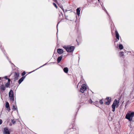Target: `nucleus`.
<instances>
[{
  "label": "nucleus",
  "instance_id": "nucleus-1",
  "mask_svg": "<svg viewBox=\"0 0 134 134\" xmlns=\"http://www.w3.org/2000/svg\"><path fill=\"white\" fill-rule=\"evenodd\" d=\"M63 48L68 52H73L75 48L74 46L70 45H64L63 46Z\"/></svg>",
  "mask_w": 134,
  "mask_h": 134
},
{
  "label": "nucleus",
  "instance_id": "nucleus-2",
  "mask_svg": "<svg viewBox=\"0 0 134 134\" xmlns=\"http://www.w3.org/2000/svg\"><path fill=\"white\" fill-rule=\"evenodd\" d=\"M134 116V112H129L127 113L125 116V118L130 121H131Z\"/></svg>",
  "mask_w": 134,
  "mask_h": 134
},
{
  "label": "nucleus",
  "instance_id": "nucleus-3",
  "mask_svg": "<svg viewBox=\"0 0 134 134\" xmlns=\"http://www.w3.org/2000/svg\"><path fill=\"white\" fill-rule=\"evenodd\" d=\"M119 102L117 100V99L115 100L113 104L112 105V107L113 109L112 111L113 112L115 111L116 107H117L119 105Z\"/></svg>",
  "mask_w": 134,
  "mask_h": 134
},
{
  "label": "nucleus",
  "instance_id": "nucleus-4",
  "mask_svg": "<svg viewBox=\"0 0 134 134\" xmlns=\"http://www.w3.org/2000/svg\"><path fill=\"white\" fill-rule=\"evenodd\" d=\"M9 96L10 100L13 101L14 100V93L13 91L12 90H11L9 92Z\"/></svg>",
  "mask_w": 134,
  "mask_h": 134
},
{
  "label": "nucleus",
  "instance_id": "nucleus-5",
  "mask_svg": "<svg viewBox=\"0 0 134 134\" xmlns=\"http://www.w3.org/2000/svg\"><path fill=\"white\" fill-rule=\"evenodd\" d=\"M105 104L106 105H109L110 104L111 101V98L110 97H107L105 100Z\"/></svg>",
  "mask_w": 134,
  "mask_h": 134
},
{
  "label": "nucleus",
  "instance_id": "nucleus-6",
  "mask_svg": "<svg viewBox=\"0 0 134 134\" xmlns=\"http://www.w3.org/2000/svg\"><path fill=\"white\" fill-rule=\"evenodd\" d=\"M5 89V87L3 85H2L0 86V92H2Z\"/></svg>",
  "mask_w": 134,
  "mask_h": 134
},
{
  "label": "nucleus",
  "instance_id": "nucleus-7",
  "mask_svg": "<svg viewBox=\"0 0 134 134\" xmlns=\"http://www.w3.org/2000/svg\"><path fill=\"white\" fill-rule=\"evenodd\" d=\"M3 133L4 134H10V132L7 128L5 127L4 129Z\"/></svg>",
  "mask_w": 134,
  "mask_h": 134
},
{
  "label": "nucleus",
  "instance_id": "nucleus-8",
  "mask_svg": "<svg viewBox=\"0 0 134 134\" xmlns=\"http://www.w3.org/2000/svg\"><path fill=\"white\" fill-rule=\"evenodd\" d=\"M19 72H15L14 73V76L15 77V80H17L18 79V77L19 76Z\"/></svg>",
  "mask_w": 134,
  "mask_h": 134
},
{
  "label": "nucleus",
  "instance_id": "nucleus-9",
  "mask_svg": "<svg viewBox=\"0 0 134 134\" xmlns=\"http://www.w3.org/2000/svg\"><path fill=\"white\" fill-rule=\"evenodd\" d=\"M57 52L59 54H62L64 52L63 50L62 49L59 48L57 49Z\"/></svg>",
  "mask_w": 134,
  "mask_h": 134
},
{
  "label": "nucleus",
  "instance_id": "nucleus-10",
  "mask_svg": "<svg viewBox=\"0 0 134 134\" xmlns=\"http://www.w3.org/2000/svg\"><path fill=\"white\" fill-rule=\"evenodd\" d=\"M80 91L82 93H84V84L82 85L80 89Z\"/></svg>",
  "mask_w": 134,
  "mask_h": 134
},
{
  "label": "nucleus",
  "instance_id": "nucleus-11",
  "mask_svg": "<svg viewBox=\"0 0 134 134\" xmlns=\"http://www.w3.org/2000/svg\"><path fill=\"white\" fill-rule=\"evenodd\" d=\"M25 78V76H23L21 78H20L18 81V83L20 84L21 82L23 81L24 79Z\"/></svg>",
  "mask_w": 134,
  "mask_h": 134
},
{
  "label": "nucleus",
  "instance_id": "nucleus-12",
  "mask_svg": "<svg viewBox=\"0 0 134 134\" xmlns=\"http://www.w3.org/2000/svg\"><path fill=\"white\" fill-rule=\"evenodd\" d=\"M115 33L116 34V38L117 39L118 41L119 40V34L118 33V32L116 31H115Z\"/></svg>",
  "mask_w": 134,
  "mask_h": 134
},
{
  "label": "nucleus",
  "instance_id": "nucleus-13",
  "mask_svg": "<svg viewBox=\"0 0 134 134\" xmlns=\"http://www.w3.org/2000/svg\"><path fill=\"white\" fill-rule=\"evenodd\" d=\"M80 8H78L76 9V13L77 15L79 16L80 14Z\"/></svg>",
  "mask_w": 134,
  "mask_h": 134
},
{
  "label": "nucleus",
  "instance_id": "nucleus-14",
  "mask_svg": "<svg viewBox=\"0 0 134 134\" xmlns=\"http://www.w3.org/2000/svg\"><path fill=\"white\" fill-rule=\"evenodd\" d=\"M63 71L67 73L68 71V69L67 67L63 69Z\"/></svg>",
  "mask_w": 134,
  "mask_h": 134
},
{
  "label": "nucleus",
  "instance_id": "nucleus-15",
  "mask_svg": "<svg viewBox=\"0 0 134 134\" xmlns=\"http://www.w3.org/2000/svg\"><path fill=\"white\" fill-rule=\"evenodd\" d=\"M62 58V56H60L57 59V62L59 63L61 60Z\"/></svg>",
  "mask_w": 134,
  "mask_h": 134
},
{
  "label": "nucleus",
  "instance_id": "nucleus-16",
  "mask_svg": "<svg viewBox=\"0 0 134 134\" xmlns=\"http://www.w3.org/2000/svg\"><path fill=\"white\" fill-rule=\"evenodd\" d=\"M5 106V107L6 108H9V110H10V108L9 107V103L8 102H7L6 103Z\"/></svg>",
  "mask_w": 134,
  "mask_h": 134
},
{
  "label": "nucleus",
  "instance_id": "nucleus-17",
  "mask_svg": "<svg viewBox=\"0 0 134 134\" xmlns=\"http://www.w3.org/2000/svg\"><path fill=\"white\" fill-rule=\"evenodd\" d=\"M119 48L121 50L123 48L122 45L121 44H120L119 45Z\"/></svg>",
  "mask_w": 134,
  "mask_h": 134
},
{
  "label": "nucleus",
  "instance_id": "nucleus-18",
  "mask_svg": "<svg viewBox=\"0 0 134 134\" xmlns=\"http://www.w3.org/2000/svg\"><path fill=\"white\" fill-rule=\"evenodd\" d=\"M10 85V82H7L5 84V86L6 87H8Z\"/></svg>",
  "mask_w": 134,
  "mask_h": 134
},
{
  "label": "nucleus",
  "instance_id": "nucleus-19",
  "mask_svg": "<svg viewBox=\"0 0 134 134\" xmlns=\"http://www.w3.org/2000/svg\"><path fill=\"white\" fill-rule=\"evenodd\" d=\"M17 109V107L16 105H13V109L14 110H16Z\"/></svg>",
  "mask_w": 134,
  "mask_h": 134
},
{
  "label": "nucleus",
  "instance_id": "nucleus-20",
  "mask_svg": "<svg viewBox=\"0 0 134 134\" xmlns=\"http://www.w3.org/2000/svg\"><path fill=\"white\" fill-rule=\"evenodd\" d=\"M46 63L45 64H44L43 65H42V66H40V67H39V68H38L37 69H36V70H34L33 71H32V72H30V73H31V72H33V71H35L36 70H37V69H39V68H41V67H42V66H44V65H46Z\"/></svg>",
  "mask_w": 134,
  "mask_h": 134
},
{
  "label": "nucleus",
  "instance_id": "nucleus-21",
  "mask_svg": "<svg viewBox=\"0 0 134 134\" xmlns=\"http://www.w3.org/2000/svg\"><path fill=\"white\" fill-rule=\"evenodd\" d=\"M84 91L85 90H86L87 88L88 89V87H87V86L86 85H84Z\"/></svg>",
  "mask_w": 134,
  "mask_h": 134
},
{
  "label": "nucleus",
  "instance_id": "nucleus-22",
  "mask_svg": "<svg viewBox=\"0 0 134 134\" xmlns=\"http://www.w3.org/2000/svg\"><path fill=\"white\" fill-rule=\"evenodd\" d=\"M124 54V52H120V55L121 56H122Z\"/></svg>",
  "mask_w": 134,
  "mask_h": 134
},
{
  "label": "nucleus",
  "instance_id": "nucleus-23",
  "mask_svg": "<svg viewBox=\"0 0 134 134\" xmlns=\"http://www.w3.org/2000/svg\"><path fill=\"white\" fill-rule=\"evenodd\" d=\"M94 104L96 105V106H98V102H95Z\"/></svg>",
  "mask_w": 134,
  "mask_h": 134
},
{
  "label": "nucleus",
  "instance_id": "nucleus-24",
  "mask_svg": "<svg viewBox=\"0 0 134 134\" xmlns=\"http://www.w3.org/2000/svg\"><path fill=\"white\" fill-rule=\"evenodd\" d=\"M99 102H100V103L101 104H103V100H100V101H99Z\"/></svg>",
  "mask_w": 134,
  "mask_h": 134
},
{
  "label": "nucleus",
  "instance_id": "nucleus-25",
  "mask_svg": "<svg viewBox=\"0 0 134 134\" xmlns=\"http://www.w3.org/2000/svg\"><path fill=\"white\" fill-rule=\"evenodd\" d=\"M53 4L54 5V6L56 7V8H57V5L56 4H55L54 3H53Z\"/></svg>",
  "mask_w": 134,
  "mask_h": 134
},
{
  "label": "nucleus",
  "instance_id": "nucleus-26",
  "mask_svg": "<svg viewBox=\"0 0 134 134\" xmlns=\"http://www.w3.org/2000/svg\"><path fill=\"white\" fill-rule=\"evenodd\" d=\"M26 74L25 72V71H24L22 74V76H24Z\"/></svg>",
  "mask_w": 134,
  "mask_h": 134
},
{
  "label": "nucleus",
  "instance_id": "nucleus-27",
  "mask_svg": "<svg viewBox=\"0 0 134 134\" xmlns=\"http://www.w3.org/2000/svg\"><path fill=\"white\" fill-rule=\"evenodd\" d=\"M12 122L13 124H14L15 122V121H14V120H12Z\"/></svg>",
  "mask_w": 134,
  "mask_h": 134
},
{
  "label": "nucleus",
  "instance_id": "nucleus-28",
  "mask_svg": "<svg viewBox=\"0 0 134 134\" xmlns=\"http://www.w3.org/2000/svg\"><path fill=\"white\" fill-rule=\"evenodd\" d=\"M2 122V120L1 119H0V125L1 124Z\"/></svg>",
  "mask_w": 134,
  "mask_h": 134
},
{
  "label": "nucleus",
  "instance_id": "nucleus-29",
  "mask_svg": "<svg viewBox=\"0 0 134 134\" xmlns=\"http://www.w3.org/2000/svg\"><path fill=\"white\" fill-rule=\"evenodd\" d=\"M4 79H8V78L7 76H6L4 77Z\"/></svg>",
  "mask_w": 134,
  "mask_h": 134
},
{
  "label": "nucleus",
  "instance_id": "nucleus-30",
  "mask_svg": "<svg viewBox=\"0 0 134 134\" xmlns=\"http://www.w3.org/2000/svg\"><path fill=\"white\" fill-rule=\"evenodd\" d=\"M60 8H61L62 9V10H63V12H64V9H63V6H61V7H60Z\"/></svg>",
  "mask_w": 134,
  "mask_h": 134
},
{
  "label": "nucleus",
  "instance_id": "nucleus-31",
  "mask_svg": "<svg viewBox=\"0 0 134 134\" xmlns=\"http://www.w3.org/2000/svg\"><path fill=\"white\" fill-rule=\"evenodd\" d=\"M8 79V82H10V79Z\"/></svg>",
  "mask_w": 134,
  "mask_h": 134
},
{
  "label": "nucleus",
  "instance_id": "nucleus-32",
  "mask_svg": "<svg viewBox=\"0 0 134 134\" xmlns=\"http://www.w3.org/2000/svg\"><path fill=\"white\" fill-rule=\"evenodd\" d=\"M89 102L90 103H92V101L91 100H90L89 101Z\"/></svg>",
  "mask_w": 134,
  "mask_h": 134
},
{
  "label": "nucleus",
  "instance_id": "nucleus-33",
  "mask_svg": "<svg viewBox=\"0 0 134 134\" xmlns=\"http://www.w3.org/2000/svg\"><path fill=\"white\" fill-rule=\"evenodd\" d=\"M59 22L58 23V24H57V27H58V24H59Z\"/></svg>",
  "mask_w": 134,
  "mask_h": 134
},
{
  "label": "nucleus",
  "instance_id": "nucleus-34",
  "mask_svg": "<svg viewBox=\"0 0 134 134\" xmlns=\"http://www.w3.org/2000/svg\"><path fill=\"white\" fill-rule=\"evenodd\" d=\"M80 83H80H79L78 84V85Z\"/></svg>",
  "mask_w": 134,
  "mask_h": 134
},
{
  "label": "nucleus",
  "instance_id": "nucleus-35",
  "mask_svg": "<svg viewBox=\"0 0 134 134\" xmlns=\"http://www.w3.org/2000/svg\"><path fill=\"white\" fill-rule=\"evenodd\" d=\"M98 0V1H99V0Z\"/></svg>",
  "mask_w": 134,
  "mask_h": 134
},
{
  "label": "nucleus",
  "instance_id": "nucleus-36",
  "mask_svg": "<svg viewBox=\"0 0 134 134\" xmlns=\"http://www.w3.org/2000/svg\"><path fill=\"white\" fill-rule=\"evenodd\" d=\"M77 134H78V133H77Z\"/></svg>",
  "mask_w": 134,
  "mask_h": 134
}]
</instances>
